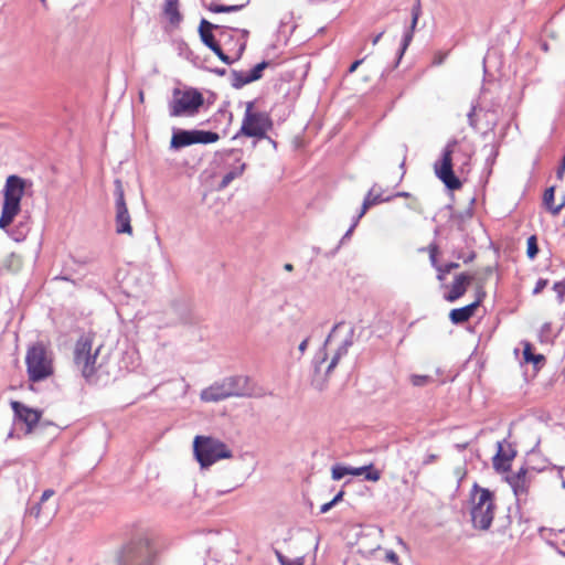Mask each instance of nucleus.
Listing matches in <instances>:
<instances>
[{"mask_svg": "<svg viewBox=\"0 0 565 565\" xmlns=\"http://www.w3.org/2000/svg\"><path fill=\"white\" fill-rule=\"evenodd\" d=\"M473 154V145L467 141L466 138L449 140L441 152L440 159L434 163L436 177L448 190H460L462 182L459 177L469 173Z\"/></svg>", "mask_w": 565, "mask_h": 565, "instance_id": "obj_1", "label": "nucleus"}, {"mask_svg": "<svg viewBox=\"0 0 565 565\" xmlns=\"http://www.w3.org/2000/svg\"><path fill=\"white\" fill-rule=\"evenodd\" d=\"M32 182L19 175L11 174L7 178L3 186V202L0 215V228L7 230L15 216L21 212V200Z\"/></svg>", "mask_w": 565, "mask_h": 565, "instance_id": "obj_2", "label": "nucleus"}, {"mask_svg": "<svg viewBox=\"0 0 565 565\" xmlns=\"http://www.w3.org/2000/svg\"><path fill=\"white\" fill-rule=\"evenodd\" d=\"M93 341L92 334L82 335L74 350V363L86 379L95 375L107 363V355L103 354V345H98L93 351Z\"/></svg>", "mask_w": 565, "mask_h": 565, "instance_id": "obj_3", "label": "nucleus"}, {"mask_svg": "<svg viewBox=\"0 0 565 565\" xmlns=\"http://www.w3.org/2000/svg\"><path fill=\"white\" fill-rule=\"evenodd\" d=\"M470 502L473 526L479 530H488L492 524L495 512L494 494L490 490L475 484L471 490Z\"/></svg>", "mask_w": 565, "mask_h": 565, "instance_id": "obj_4", "label": "nucleus"}, {"mask_svg": "<svg viewBox=\"0 0 565 565\" xmlns=\"http://www.w3.org/2000/svg\"><path fill=\"white\" fill-rule=\"evenodd\" d=\"M25 365L31 382L46 380L54 373L52 353L42 343H35L28 349Z\"/></svg>", "mask_w": 565, "mask_h": 565, "instance_id": "obj_5", "label": "nucleus"}, {"mask_svg": "<svg viewBox=\"0 0 565 565\" xmlns=\"http://www.w3.org/2000/svg\"><path fill=\"white\" fill-rule=\"evenodd\" d=\"M193 451L202 468H207L221 459L232 458L231 449L221 440L209 436H196Z\"/></svg>", "mask_w": 565, "mask_h": 565, "instance_id": "obj_6", "label": "nucleus"}, {"mask_svg": "<svg viewBox=\"0 0 565 565\" xmlns=\"http://www.w3.org/2000/svg\"><path fill=\"white\" fill-rule=\"evenodd\" d=\"M246 379L242 376L225 377L204 388L201 394V401L205 403H216L230 397H241L245 393Z\"/></svg>", "mask_w": 565, "mask_h": 565, "instance_id": "obj_7", "label": "nucleus"}, {"mask_svg": "<svg viewBox=\"0 0 565 565\" xmlns=\"http://www.w3.org/2000/svg\"><path fill=\"white\" fill-rule=\"evenodd\" d=\"M204 103L203 95L195 88L179 89L175 88L172 99L169 104L170 116H193Z\"/></svg>", "mask_w": 565, "mask_h": 565, "instance_id": "obj_8", "label": "nucleus"}, {"mask_svg": "<svg viewBox=\"0 0 565 565\" xmlns=\"http://www.w3.org/2000/svg\"><path fill=\"white\" fill-rule=\"evenodd\" d=\"M271 128L273 121L269 115L265 111L254 110L253 102L247 103L239 135L264 139L267 138V132L271 130Z\"/></svg>", "mask_w": 565, "mask_h": 565, "instance_id": "obj_9", "label": "nucleus"}, {"mask_svg": "<svg viewBox=\"0 0 565 565\" xmlns=\"http://www.w3.org/2000/svg\"><path fill=\"white\" fill-rule=\"evenodd\" d=\"M153 559L154 552L147 539L127 543L119 554L120 565H151Z\"/></svg>", "mask_w": 565, "mask_h": 565, "instance_id": "obj_10", "label": "nucleus"}, {"mask_svg": "<svg viewBox=\"0 0 565 565\" xmlns=\"http://www.w3.org/2000/svg\"><path fill=\"white\" fill-rule=\"evenodd\" d=\"M492 274L493 268L488 266L482 270L476 271L473 275L467 273L456 275L449 287V291L445 295V299L449 302H455L466 294L472 281H477L478 287L482 289L483 285Z\"/></svg>", "mask_w": 565, "mask_h": 565, "instance_id": "obj_11", "label": "nucleus"}, {"mask_svg": "<svg viewBox=\"0 0 565 565\" xmlns=\"http://www.w3.org/2000/svg\"><path fill=\"white\" fill-rule=\"evenodd\" d=\"M115 224L117 234H126L131 236L134 228L131 217L125 200V191L120 180L115 181Z\"/></svg>", "mask_w": 565, "mask_h": 565, "instance_id": "obj_12", "label": "nucleus"}, {"mask_svg": "<svg viewBox=\"0 0 565 565\" xmlns=\"http://www.w3.org/2000/svg\"><path fill=\"white\" fill-rule=\"evenodd\" d=\"M215 28L212 23H210L206 20H202L200 23L199 32L202 42L211 49L217 57L225 64L230 65L234 62V60L230 58L228 55H226L223 50L221 49L220 44L216 42L212 30Z\"/></svg>", "mask_w": 565, "mask_h": 565, "instance_id": "obj_13", "label": "nucleus"}, {"mask_svg": "<svg viewBox=\"0 0 565 565\" xmlns=\"http://www.w3.org/2000/svg\"><path fill=\"white\" fill-rule=\"evenodd\" d=\"M54 493L55 492L52 489H47L42 493L40 503L31 509V514H33L35 519L46 523L54 518L57 512V505L53 504L51 507H43L44 502L52 498Z\"/></svg>", "mask_w": 565, "mask_h": 565, "instance_id": "obj_14", "label": "nucleus"}, {"mask_svg": "<svg viewBox=\"0 0 565 565\" xmlns=\"http://www.w3.org/2000/svg\"><path fill=\"white\" fill-rule=\"evenodd\" d=\"M11 407L14 411L15 415L26 424L29 431L32 430L33 427L38 425L41 419V413L36 409H32L20 402H11Z\"/></svg>", "mask_w": 565, "mask_h": 565, "instance_id": "obj_15", "label": "nucleus"}, {"mask_svg": "<svg viewBox=\"0 0 565 565\" xmlns=\"http://www.w3.org/2000/svg\"><path fill=\"white\" fill-rule=\"evenodd\" d=\"M515 457V451L510 447L505 448L502 443H498V451L492 459V465L495 471L507 472L511 462Z\"/></svg>", "mask_w": 565, "mask_h": 565, "instance_id": "obj_16", "label": "nucleus"}, {"mask_svg": "<svg viewBox=\"0 0 565 565\" xmlns=\"http://www.w3.org/2000/svg\"><path fill=\"white\" fill-rule=\"evenodd\" d=\"M484 296V292H481V296L478 297V299L465 307L452 309L449 312V319L455 324H461L467 322L476 312L478 307L480 306L482 301V297Z\"/></svg>", "mask_w": 565, "mask_h": 565, "instance_id": "obj_17", "label": "nucleus"}, {"mask_svg": "<svg viewBox=\"0 0 565 565\" xmlns=\"http://www.w3.org/2000/svg\"><path fill=\"white\" fill-rule=\"evenodd\" d=\"M514 494L516 497L526 495L530 488V479L527 478V469L521 468L518 472L508 478Z\"/></svg>", "mask_w": 565, "mask_h": 565, "instance_id": "obj_18", "label": "nucleus"}, {"mask_svg": "<svg viewBox=\"0 0 565 565\" xmlns=\"http://www.w3.org/2000/svg\"><path fill=\"white\" fill-rule=\"evenodd\" d=\"M391 198H384L383 191L380 186L373 185L370 191L366 193L364 201L362 203L361 211L358 215V220H360L370 207L380 204L382 202L390 201Z\"/></svg>", "mask_w": 565, "mask_h": 565, "instance_id": "obj_19", "label": "nucleus"}, {"mask_svg": "<svg viewBox=\"0 0 565 565\" xmlns=\"http://www.w3.org/2000/svg\"><path fill=\"white\" fill-rule=\"evenodd\" d=\"M364 476L366 480L376 482L381 479V472L374 468L372 463L359 467V468H350L345 467V476Z\"/></svg>", "mask_w": 565, "mask_h": 565, "instance_id": "obj_20", "label": "nucleus"}, {"mask_svg": "<svg viewBox=\"0 0 565 565\" xmlns=\"http://www.w3.org/2000/svg\"><path fill=\"white\" fill-rule=\"evenodd\" d=\"M194 143L193 130H178L173 132L170 146L173 149H180Z\"/></svg>", "mask_w": 565, "mask_h": 565, "instance_id": "obj_21", "label": "nucleus"}, {"mask_svg": "<svg viewBox=\"0 0 565 565\" xmlns=\"http://www.w3.org/2000/svg\"><path fill=\"white\" fill-rule=\"evenodd\" d=\"M163 15L172 25H178L182 20V14L179 10V0H166L163 4Z\"/></svg>", "mask_w": 565, "mask_h": 565, "instance_id": "obj_22", "label": "nucleus"}, {"mask_svg": "<svg viewBox=\"0 0 565 565\" xmlns=\"http://www.w3.org/2000/svg\"><path fill=\"white\" fill-rule=\"evenodd\" d=\"M523 359L525 363H532L534 366L543 365L545 358L543 354H535L530 342L523 343Z\"/></svg>", "mask_w": 565, "mask_h": 565, "instance_id": "obj_23", "label": "nucleus"}, {"mask_svg": "<svg viewBox=\"0 0 565 565\" xmlns=\"http://www.w3.org/2000/svg\"><path fill=\"white\" fill-rule=\"evenodd\" d=\"M555 188L551 186L545 190L543 195V204L547 211L552 214L556 215L559 213L564 204H555Z\"/></svg>", "mask_w": 565, "mask_h": 565, "instance_id": "obj_24", "label": "nucleus"}, {"mask_svg": "<svg viewBox=\"0 0 565 565\" xmlns=\"http://www.w3.org/2000/svg\"><path fill=\"white\" fill-rule=\"evenodd\" d=\"M268 62H260L255 65L244 77L241 78L242 84H248L258 81L263 76V71L268 67Z\"/></svg>", "mask_w": 565, "mask_h": 565, "instance_id": "obj_25", "label": "nucleus"}, {"mask_svg": "<svg viewBox=\"0 0 565 565\" xmlns=\"http://www.w3.org/2000/svg\"><path fill=\"white\" fill-rule=\"evenodd\" d=\"M194 143H213L220 139L218 134L205 130H193Z\"/></svg>", "mask_w": 565, "mask_h": 565, "instance_id": "obj_26", "label": "nucleus"}, {"mask_svg": "<svg viewBox=\"0 0 565 565\" xmlns=\"http://www.w3.org/2000/svg\"><path fill=\"white\" fill-rule=\"evenodd\" d=\"M422 13V8H420V1L417 0L416 3L414 4L413 9H412V25H411V32L408 34L405 35V40H404V47L403 50L406 49V46L408 45L409 41L412 40V36H413V31L417 24V21L419 19V15ZM404 51H402L403 53Z\"/></svg>", "mask_w": 565, "mask_h": 565, "instance_id": "obj_27", "label": "nucleus"}, {"mask_svg": "<svg viewBox=\"0 0 565 565\" xmlns=\"http://www.w3.org/2000/svg\"><path fill=\"white\" fill-rule=\"evenodd\" d=\"M3 267L8 271H18L22 267V259L19 255L12 253L4 259Z\"/></svg>", "mask_w": 565, "mask_h": 565, "instance_id": "obj_28", "label": "nucleus"}, {"mask_svg": "<svg viewBox=\"0 0 565 565\" xmlns=\"http://www.w3.org/2000/svg\"><path fill=\"white\" fill-rule=\"evenodd\" d=\"M539 254L537 238L532 235L526 241V255L530 259H534Z\"/></svg>", "mask_w": 565, "mask_h": 565, "instance_id": "obj_29", "label": "nucleus"}, {"mask_svg": "<svg viewBox=\"0 0 565 565\" xmlns=\"http://www.w3.org/2000/svg\"><path fill=\"white\" fill-rule=\"evenodd\" d=\"M459 268V264L458 263H447L443 266H436V269L438 271V275H437V278L438 280H444L445 279V276L447 274H450L454 269H457Z\"/></svg>", "mask_w": 565, "mask_h": 565, "instance_id": "obj_30", "label": "nucleus"}, {"mask_svg": "<svg viewBox=\"0 0 565 565\" xmlns=\"http://www.w3.org/2000/svg\"><path fill=\"white\" fill-rule=\"evenodd\" d=\"M347 351H348L347 343L337 350L335 354L333 355L331 362L329 363V365L327 367L328 374L337 366L339 360L341 359L342 355H344L347 353Z\"/></svg>", "mask_w": 565, "mask_h": 565, "instance_id": "obj_31", "label": "nucleus"}, {"mask_svg": "<svg viewBox=\"0 0 565 565\" xmlns=\"http://www.w3.org/2000/svg\"><path fill=\"white\" fill-rule=\"evenodd\" d=\"M242 8H243V6H223V4L212 3L209 9H210V11H212L214 13H226V12L237 11Z\"/></svg>", "mask_w": 565, "mask_h": 565, "instance_id": "obj_32", "label": "nucleus"}, {"mask_svg": "<svg viewBox=\"0 0 565 565\" xmlns=\"http://www.w3.org/2000/svg\"><path fill=\"white\" fill-rule=\"evenodd\" d=\"M433 382V379L431 376L429 375H417V374H413L411 376V383L414 385V386H425L429 383Z\"/></svg>", "mask_w": 565, "mask_h": 565, "instance_id": "obj_33", "label": "nucleus"}, {"mask_svg": "<svg viewBox=\"0 0 565 565\" xmlns=\"http://www.w3.org/2000/svg\"><path fill=\"white\" fill-rule=\"evenodd\" d=\"M553 290L557 294L558 302H563L565 297V280L555 282Z\"/></svg>", "mask_w": 565, "mask_h": 565, "instance_id": "obj_34", "label": "nucleus"}, {"mask_svg": "<svg viewBox=\"0 0 565 565\" xmlns=\"http://www.w3.org/2000/svg\"><path fill=\"white\" fill-rule=\"evenodd\" d=\"M332 479L340 480L345 476V467L341 465H335L332 467Z\"/></svg>", "mask_w": 565, "mask_h": 565, "instance_id": "obj_35", "label": "nucleus"}, {"mask_svg": "<svg viewBox=\"0 0 565 565\" xmlns=\"http://www.w3.org/2000/svg\"><path fill=\"white\" fill-rule=\"evenodd\" d=\"M384 561L387 565H401L398 562V556L393 551L385 553Z\"/></svg>", "mask_w": 565, "mask_h": 565, "instance_id": "obj_36", "label": "nucleus"}, {"mask_svg": "<svg viewBox=\"0 0 565 565\" xmlns=\"http://www.w3.org/2000/svg\"><path fill=\"white\" fill-rule=\"evenodd\" d=\"M547 285H548V279L540 278L535 284V287L533 289V295L541 294L543 291V289L546 288Z\"/></svg>", "mask_w": 565, "mask_h": 565, "instance_id": "obj_37", "label": "nucleus"}, {"mask_svg": "<svg viewBox=\"0 0 565 565\" xmlns=\"http://www.w3.org/2000/svg\"><path fill=\"white\" fill-rule=\"evenodd\" d=\"M437 253H438V247L436 245H430L429 246V258H430V262L433 264V266H437Z\"/></svg>", "mask_w": 565, "mask_h": 565, "instance_id": "obj_38", "label": "nucleus"}, {"mask_svg": "<svg viewBox=\"0 0 565 565\" xmlns=\"http://www.w3.org/2000/svg\"><path fill=\"white\" fill-rule=\"evenodd\" d=\"M395 196H401V198H407V199H412V207H416L417 206V200L416 198H414L412 194L407 193V192H398L395 194Z\"/></svg>", "mask_w": 565, "mask_h": 565, "instance_id": "obj_39", "label": "nucleus"}, {"mask_svg": "<svg viewBox=\"0 0 565 565\" xmlns=\"http://www.w3.org/2000/svg\"><path fill=\"white\" fill-rule=\"evenodd\" d=\"M445 58H446V54L445 53H437L434 56L433 64L434 65H440L444 62Z\"/></svg>", "mask_w": 565, "mask_h": 565, "instance_id": "obj_40", "label": "nucleus"}, {"mask_svg": "<svg viewBox=\"0 0 565 565\" xmlns=\"http://www.w3.org/2000/svg\"><path fill=\"white\" fill-rule=\"evenodd\" d=\"M363 63V60H356L354 61L351 66L349 67V73H353L356 71V68Z\"/></svg>", "mask_w": 565, "mask_h": 565, "instance_id": "obj_41", "label": "nucleus"}, {"mask_svg": "<svg viewBox=\"0 0 565 565\" xmlns=\"http://www.w3.org/2000/svg\"><path fill=\"white\" fill-rule=\"evenodd\" d=\"M334 338H335V330H333V331L329 334V337H328V339H327V341H326V348H329V347H331V345L333 344V342H334Z\"/></svg>", "mask_w": 565, "mask_h": 565, "instance_id": "obj_42", "label": "nucleus"}, {"mask_svg": "<svg viewBox=\"0 0 565 565\" xmlns=\"http://www.w3.org/2000/svg\"><path fill=\"white\" fill-rule=\"evenodd\" d=\"M333 505H334V503H333V502H332V500H331V501H329V502H327V503H324V504H322V505H321V508H320V512H321V513H326V512H328V511H329Z\"/></svg>", "mask_w": 565, "mask_h": 565, "instance_id": "obj_43", "label": "nucleus"}, {"mask_svg": "<svg viewBox=\"0 0 565 565\" xmlns=\"http://www.w3.org/2000/svg\"><path fill=\"white\" fill-rule=\"evenodd\" d=\"M234 178V174L233 173H227L224 178H223V181H222V185L223 186H226Z\"/></svg>", "mask_w": 565, "mask_h": 565, "instance_id": "obj_44", "label": "nucleus"}, {"mask_svg": "<svg viewBox=\"0 0 565 565\" xmlns=\"http://www.w3.org/2000/svg\"><path fill=\"white\" fill-rule=\"evenodd\" d=\"M438 456L437 455H429L427 456V458L424 460V465H429L431 462H434L435 460H437Z\"/></svg>", "mask_w": 565, "mask_h": 565, "instance_id": "obj_45", "label": "nucleus"}, {"mask_svg": "<svg viewBox=\"0 0 565 565\" xmlns=\"http://www.w3.org/2000/svg\"><path fill=\"white\" fill-rule=\"evenodd\" d=\"M343 494H344V492H343V491H340V492H339V493H338V494L332 499V502L335 504V503H338L339 501H341V500H342V498H343Z\"/></svg>", "mask_w": 565, "mask_h": 565, "instance_id": "obj_46", "label": "nucleus"}, {"mask_svg": "<svg viewBox=\"0 0 565 565\" xmlns=\"http://www.w3.org/2000/svg\"><path fill=\"white\" fill-rule=\"evenodd\" d=\"M307 345H308V339H305V340L299 344V351H300V352H305V350L307 349Z\"/></svg>", "mask_w": 565, "mask_h": 565, "instance_id": "obj_47", "label": "nucleus"}, {"mask_svg": "<svg viewBox=\"0 0 565 565\" xmlns=\"http://www.w3.org/2000/svg\"><path fill=\"white\" fill-rule=\"evenodd\" d=\"M565 171V154H564V158H563V161H562V166L561 168L558 169V177L562 178V174L563 172Z\"/></svg>", "mask_w": 565, "mask_h": 565, "instance_id": "obj_48", "label": "nucleus"}, {"mask_svg": "<svg viewBox=\"0 0 565 565\" xmlns=\"http://www.w3.org/2000/svg\"><path fill=\"white\" fill-rule=\"evenodd\" d=\"M383 33H384V32H381V33H379L376 36H374V39H373V41H372V43H373L374 45H375V44H377V42H379V41H380V39L382 38Z\"/></svg>", "mask_w": 565, "mask_h": 565, "instance_id": "obj_49", "label": "nucleus"}, {"mask_svg": "<svg viewBox=\"0 0 565 565\" xmlns=\"http://www.w3.org/2000/svg\"><path fill=\"white\" fill-rule=\"evenodd\" d=\"M284 268H285V270H287V271H291V270L294 269V266H292L291 264H286V265L284 266Z\"/></svg>", "mask_w": 565, "mask_h": 565, "instance_id": "obj_50", "label": "nucleus"}, {"mask_svg": "<svg viewBox=\"0 0 565 565\" xmlns=\"http://www.w3.org/2000/svg\"><path fill=\"white\" fill-rule=\"evenodd\" d=\"M244 51V46H241L238 53H237V58L241 56L242 52Z\"/></svg>", "mask_w": 565, "mask_h": 565, "instance_id": "obj_51", "label": "nucleus"}, {"mask_svg": "<svg viewBox=\"0 0 565 565\" xmlns=\"http://www.w3.org/2000/svg\"><path fill=\"white\" fill-rule=\"evenodd\" d=\"M563 487L565 488V481H563Z\"/></svg>", "mask_w": 565, "mask_h": 565, "instance_id": "obj_52", "label": "nucleus"}, {"mask_svg": "<svg viewBox=\"0 0 565 565\" xmlns=\"http://www.w3.org/2000/svg\"><path fill=\"white\" fill-rule=\"evenodd\" d=\"M42 2H44L45 0H41Z\"/></svg>", "mask_w": 565, "mask_h": 565, "instance_id": "obj_53", "label": "nucleus"}]
</instances>
